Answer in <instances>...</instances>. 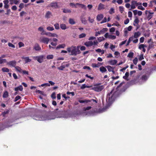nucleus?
<instances>
[{"label":"nucleus","mask_w":156,"mask_h":156,"mask_svg":"<svg viewBox=\"0 0 156 156\" xmlns=\"http://www.w3.org/2000/svg\"><path fill=\"white\" fill-rule=\"evenodd\" d=\"M88 20L91 23H92L94 21L93 19H91L90 17H88Z\"/></svg>","instance_id":"69168bd1"},{"label":"nucleus","mask_w":156,"mask_h":156,"mask_svg":"<svg viewBox=\"0 0 156 156\" xmlns=\"http://www.w3.org/2000/svg\"><path fill=\"white\" fill-rule=\"evenodd\" d=\"M45 34L46 35L48 36L49 37H58V35L55 34H53L50 32H47Z\"/></svg>","instance_id":"9b49d317"},{"label":"nucleus","mask_w":156,"mask_h":156,"mask_svg":"<svg viewBox=\"0 0 156 156\" xmlns=\"http://www.w3.org/2000/svg\"><path fill=\"white\" fill-rule=\"evenodd\" d=\"M116 37L115 35H110L108 36V38L109 39H115L116 38Z\"/></svg>","instance_id":"ea45409f"},{"label":"nucleus","mask_w":156,"mask_h":156,"mask_svg":"<svg viewBox=\"0 0 156 156\" xmlns=\"http://www.w3.org/2000/svg\"><path fill=\"white\" fill-rule=\"evenodd\" d=\"M133 53L132 52H130L128 54L127 56L129 58H132L133 57Z\"/></svg>","instance_id":"37998d69"},{"label":"nucleus","mask_w":156,"mask_h":156,"mask_svg":"<svg viewBox=\"0 0 156 156\" xmlns=\"http://www.w3.org/2000/svg\"><path fill=\"white\" fill-rule=\"evenodd\" d=\"M80 46H77V47L72 46V50L71 51V55H77L81 53V51L79 50Z\"/></svg>","instance_id":"7ed1b4c3"},{"label":"nucleus","mask_w":156,"mask_h":156,"mask_svg":"<svg viewBox=\"0 0 156 156\" xmlns=\"http://www.w3.org/2000/svg\"><path fill=\"white\" fill-rule=\"evenodd\" d=\"M18 45H19V47L21 48L22 47H23L24 46V44L21 42H20L18 43Z\"/></svg>","instance_id":"09e8293b"},{"label":"nucleus","mask_w":156,"mask_h":156,"mask_svg":"<svg viewBox=\"0 0 156 156\" xmlns=\"http://www.w3.org/2000/svg\"><path fill=\"white\" fill-rule=\"evenodd\" d=\"M10 2L12 1H13V3L15 4H17L19 2L16 0H9Z\"/></svg>","instance_id":"13d9d810"},{"label":"nucleus","mask_w":156,"mask_h":156,"mask_svg":"<svg viewBox=\"0 0 156 156\" xmlns=\"http://www.w3.org/2000/svg\"><path fill=\"white\" fill-rule=\"evenodd\" d=\"M129 76V72H126L125 74V75L123 77V78L125 80L127 81H128V80H129V79H128V77Z\"/></svg>","instance_id":"412c9836"},{"label":"nucleus","mask_w":156,"mask_h":156,"mask_svg":"<svg viewBox=\"0 0 156 156\" xmlns=\"http://www.w3.org/2000/svg\"><path fill=\"white\" fill-rule=\"evenodd\" d=\"M91 108V106H88L87 107H84L83 108V110L84 111V112H83L80 114V115L83 116H84L86 115H89V114L88 112H87L86 111V110H88Z\"/></svg>","instance_id":"0eeeda50"},{"label":"nucleus","mask_w":156,"mask_h":156,"mask_svg":"<svg viewBox=\"0 0 156 156\" xmlns=\"http://www.w3.org/2000/svg\"><path fill=\"white\" fill-rule=\"evenodd\" d=\"M66 46V45L65 44H59L56 47V49H59L60 48H64Z\"/></svg>","instance_id":"a211bd4d"},{"label":"nucleus","mask_w":156,"mask_h":156,"mask_svg":"<svg viewBox=\"0 0 156 156\" xmlns=\"http://www.w3.org/2000/svg\"><path fill=\"white\" fill-rule=\"evenodd\" d=\"M141 33L140 32L138 31L137 32L135 33L134 34V36L133 37V38H137L139 37Z\"/></svg>","instance_id":"6ab92c4d"},{"label":"nucleus","mask_w":156,"mask_h":156,"mask_svg":"<svg viewBox=\"0 0 156 156\" xmlns=\"http://www.w3.org/2000/svg\"><path fill=\"white\" fill-rule=\"evenodd\" d=\"M47 29L48 31H52L54 30L53 27H47Z\"/></svg>","instance_id":"a18cd8bd"},{"label":"nucleus","mask_w":156,"mask_h":156,"mask_svg":"<svg viewBox=\"0 0 156 156\" xmlns=\"http://www.w3.org/2000/svg\"><path fill=\"white\" fill-rule=\"evenodd\" d=\"M44 86H47L49 87V86H50V84L49 83H43V84H41L40 86V87L41 86V87H44Z\"/></svg>","instance_id":"a19ab883"},{"label":"nucleus","mask_w":156,"mask_h":156,"mask_svg":"<svg viewBox=\"0 0 156 156\" xmlns=\"http://www.w3.org/2000/svg\"><path fill=\"white\" fill-rule=\"evenodd\" d=\"M22 58L25 59V63H26L28 62H30L31 61V59L29 58V57H24L23 56L21 57Z\"/></svg>","instance_id":"f8f14e48"},{"label":"nucleus","mask_w":156,"mask_h":156,"mask_svg":"<svg viewBox=\"0 0 156 156\" xmlns=\"http://www.w3.org/2000/svg\"><path fill=\"white\" fill-rule=\"evenodd\" d=\"M86 34L85 33H82L79 36V37L80 38H81L85 37Z\"/></svg>","instance_id":"473e14b6"},{"label":"nucleus","mask_w":156,"mask_h":156,"mask_svg":"<svg viewBox=\"0 0 156 156\" xmlns=\"http://www.w3.org/2000/svg\"><path fill=\"white\" fill-rule=\"evenodd\" d=\"M119 10L122 13L124 11V7L122 6H119Z\"/></svg>","instance_id":"774afa93"},{"label":"nucleus","mask_w":156,"mask_h":156,"mask_svg":"<svg viewBox=\"0 0 156 156\" xmlns=\"http://www.w3.org/2000/svg\"><path fill=\"white\" fill-rule=\"evenodd\" d=\"M35 92L36 93H39L40 94H42V95H43V94H44V92L43 91H41L39 90H36Z\"/></svg>","instance_id":"603ef678"},{"label":"nucleus","mask_w":156,"mask_h":156,"mask_svg":"<svg viewBox=\"0 0 156 156\" xmlns=\"http://www.w3.org/2000/svg\"><path fill=\"white\" fill-rule=\"evenodd\" d=\"M79 102L80 103H87L88 102V101L87 100H80L79 101Z\"/></svg>","instance_id":"0e129e2a"},{"label":"nucleus","mask_w":156,"mask_h":156,"mask_svg":"<svg viewBox=\"0 0 156 156\" xmlns=\"http://www.w3.org/2000/svg\"><path fill=\"white\" fill-rule=\"evenodd\" d=\"M32 57L34 60H37L39 63H42L45 59V56L44 55L33 56Z\"/></svg>","instance_id":"20e7f679"},{"label":"nucleus","mask_w":156,"mask_h":156,"mask_svg":"<svg viewBox=\"0 0 156 156\" xmlns=\"http://www.w3.org/2000/svg\"><path fill=\"white\" fill-rule=\"evenodd\" d=\"M15 69H16V70L17 71H18L20 72H21L22 69L20 67H19V66H15Z\"/></svg>","instance_id":"4c0bfd02"},{"label":"nucleus","mask_w":156,"mask_h":156,"mask_svg":"<svg viewBox=\"0 0 156 156\" xmlns=\"http://www.w3.org/2000/svg\"><path fill=\"white\" fill-rule=\"evenodd\" d=\"M110 14H112L115 12L114 9L113 8H111L109 12Z\"/></svg>","instance_id":"3c124183"},{"label":"nucleus","mask_w":156,"mask_h":156,"mask_svg":"<svg viewBox=\"0 0 156 156\" xmlns=\"http://www.w3.org/2000/svg\"><path fill=\"white\" fill-rule=\"evenodd\" d=\"M39 41L40 42L47 44L49 41V39L44 36H41L40 37Z\"/></svg>","instance_id":"423d86ee"},{"label":"nucleus","mask_w":156,"mask_h":156,"mask_svg":"<svg viewBox=\"0 0 156 156\" xmlns=\"http://www.w3.org/2000/svg\"><path fill=\"white\" fill-rule=\"evenodd\" d=\"M9 47H11L12 48H15V46L10 43H9L8 44Z\"/></svg>","instance_id":"5fc2aeb1"},{"label":"nucleus","mask_w":156,"mask_h":156,"mask_svg":"<svg viewBox=\"0 0 156 156\" xmlns=\"http://www.w3.org/2000/svg\"><path fill=\"white\" fill-rule=\"evenodd\" d=\"M16 62L15 60H13L7 62V65L15 67L16 65Z\"/></svg>","instance_id":"9d476101"},{"label":"nucleus","mask_w":156,"mask_h":156,"mask_svg":"<svg viewBox=\"0 0 156 156\" xmlns=\"http://www.w3.org/2000/svg\"><path fill=\"white\" fill-rule=\"evenodd\" d=\"M138 3H137V2L135 1H132L131 2V9L129 10H131L132 9H134L136 8V5H138Z\"/></svg>","instance_id":"6e6552de"},{"label":"nucleus","mask_w":156,"mask_h":156,"mask_svg":"<svg viewBox=\"0 0 156 156\" xmlns=\"http://www.w3.org/2000/svg\"><path fill=\"white\" fill-rule=\"evenodd\" d=\"M134 22V23H136V25H138V23H139V20L138 18L137 17H136Z\"/></svg>","instance_id":"f704fd0d"},{"label":"nucleus","mask_w":156,"mask_h":156,"mask_svg":"<svg viewBox=\"0 0 156 156\" xmlns=\"http://www.w3.org/2000/svg\"><path fill=\"white\" fill-rule=\"evenodd\" d=\"M81 20L82 21V23H83L84 24H86L87 23V21L86 20H85V18H81Z\"/></svg>","instance_id":"c9c22d12"},{"label":"nucleus","mask_w":156,"mask_h":156,"mask_svg":"<svg viewBox=\"0 0 156 156\" xmlns=\"http://www.w3.org/2000/svg\"><path fill=\"white\" fill-rule=\"evenodd\" d=\"M7 62V61L6 59H1L0 58V64H2L4 63Z\"/></svg>","instance_id":"e433bc0d"},{"label":"nucleus","mask_w":156,"mask_h":156,"mask_svg":"<svg viewBox=\"0 0 156 156\" xmlns=\"http://www.w3.org/2000/svg\"><path fill=\"white\" fill-rule=\"evenodd\" d=\"M104 88V85H95L94 87H92V90L97 92H100Z\"/></svg>","instance_id":"39448f33"},{"label":"nucleus","mask_w":156,"mask_h":156,"mask_svg":"<svg viewBox=\"0 0 156 156\" xmlns=\"http://www.w3.org/2000/svg\"><path fill=\"white\" fill-rule=\"evenodd\" d=\"M34 49L36 51H40L41 49V48L39 46V45L37 43L35 44Z\"/></svg>","instance_id":"ddd939ff"},{"label":"nucleus","mask_w":156,"mask_h":156,"mask_svg":"<svg viewBox=\"0 0 156 156\" xmlns=\"http://www.w3.org/2000/svg\"><path fill=\"white\" fill-rule=\"evenodd\" d=\"M51 98L52 99H55L56 98L55 93V92H53L52 93L51 95Z\"/></svg>","instance_id":"8fccbe9b"},{"label":"nucleus","mask_w":156,"mask_h":156,"mask_svg":"<svg viewBox=\"0 0 156 156\" xmlns=\"http://www.w3.org/2000/svg\"><path fill=\"white\" fill-rule=\"evenodd\" d=\"M52 15L50 11H48L46 12L45 16L46 18H50Z\"/></svg>","instance_id":"dca6fc26"},{"label":"nucleus","mask_w":156,"mask_h":156,"mask_svg":"<svg viewBox=\"0 0 156 156\" xmlns=\"http://www.w3.org/2000/svg\"><path fill=\"white\" fill-rule=\"evenodd\" d=\"M55 117L53 115L51 114L47 115H36L34 116L33 119L36 120L44 121L46 120H49L55 119Z\"/></svg>","instance_id":"f03ea898"},{"label":"nucleus","mask_w":156,"mask_h":156,"mask_svg":"<svg viewBox=\"0 0 156 156\" xmlns=\"http://www.w3.org/2000/svg\"><path fill=\"white\" fill-rule=\"evenodd\" d=\"M48 6L51 7L54 9H57L58 8L57 3L56 2H52Z\"/></svg>","instance_id":"1a4fd4ad"},{"label":"nucleus","mask_w":156,"mask_h":156,"mask_svg":"<svg viewBox=\"0 0 156 156\" xmlns=\"http://www.w3.org/2000/svg\"><path fill=\"white\" fill-rule=\"evenodd\" d=\"M26 14V13L23 11H22V12H21L20 13V16L21 17H22L23 16L24 14Z\"/></svg>","instance_id":"680f3d73"},{"label":"nucleus","mask_w":156,"mask_h":156,"mask_svg":"<svg viewBox=\"0 0 156 156\" xmlns=\"http://www.w3.org/2000/svg\"><path fill=\"white\" fill-rule=\"evenodd\" d=\"M93 44L92 41H90L88 42H86L84 43V45L87 47H89L92 46Z\"/></svg>","instance_id":"4468645a"},{"label":"nucleus","mask_w":156,"mask_h":156,"mask_svg":"<svg viewBox=\"0 0 156 156\" xmlns=\"http://www.w3.org/2000/svg\"><path fill=\"white\" fill-rule=\"evenodd\" d=\"M115 29L114 27H112L109 30V31L110 32H113L115 31Z\"/></svg>","instance_id":"338daca9"},{"label":"nucleus","mask_w":156,"mask_h":156,"mask_svg":"<svg viewBox=\"0 0 156 156\" xmlns=\"http://www.w3.org/2000/svg\"><path fill=\"white\" fill-rule=\"evenodd\" d=\"M21 98V97L20 96L18 95L17 96H16V98H15L14 100V101L15 102H16L18 100H19V99H20Z\"/></svg>","instance_id":"49530a36"},{"label":"nucleus","mask_w":156,"mask_h":156,"mask_svg":"<svg viewBox=\"0 0 156 156\" xmlns=\"http://www.w3.org/2000/svg\"><path fill=\"white\" fill-rule=\"evenodd\" d=\"M97 39L99 42H101L105 40V38L103 37H99L97 38Z\"/></svg>","instance_id":"7c9ffc66"},{"label":"nucleus","mask_w":156,"mask_h":156,"mask_svg":"<svg viewBox=\"0 0 156 156\" xmlns=\"http://www.w3.org/2000/svg\"><path fill=\"white\" fill-rule=\"evenodd\" d=\"M38 30L41 32H44L43 28L42 27H40L38 28Z\"/></svg>","instance_id":"052dcab7"},{"label":"nucleus","mask_w":156,"mask_h":156,"mask_svg":"<svg viewBox=\"0 0 156 156\" xmlns=\"http://www.w3.org/2000/svg\"><path fill=\"white\" fill-rule=\"evenodd\" d=\"M110 48L112 51H114V49L115 48V45L112 44L111 45Z\"/></svg>","instance_id":"6e6d98bb"},{"label":"nucleus","mask_w":156,"mask_h":156,"mask_svg":"<svg viewBox=\"0 0 156 156\" xmlns=\"http://www.w3.org/2000/svg\"><path fill=\"white\" fill-rule=\"evenodd\" d=\"M104 5L102 4V3H100L98 5V10H100L102 9H104Z\"/></svg>","instance_id":"393cba45"},{"label":"nucleus","mask_w":156,"mask_h":156,"mask_svg":"<svg viewBox=\"0 0 156 156\" xmlns=\"http://www.w3.org/2000/svg\"><path fill=\"white\" fill-rule=\"evenodd\" d=\"M54 26L55 27V28L56 30H58L59 29V24L58 23H56L54 25Z\"/></svg>","instance_id":"72a5a7b5"},{"label":"nucleus","mask_w":156,"mask_h":156,"mask_svg":"<svg viewBox=\"0 0 156 156\" xmlns=\"http://www.w3.org/2000/svg\"><path fill=\"white\" fill-rule=\"evenodd\" d=\"M148 77L146 75H144L142 76L141 79L142 80L145 81L147 79Z\"/></svg>","instance_id":"bb28decb"},{"label":"nucleus","mask_w":156,"mask_h":156,"mask_svg":"<svg viewBox=\"0 0 156 156\" xmlns=\"http://www.w3.org/2000/svg\"><path fill=\"white\" fill-rule=\"evenodd\" d=\"M108 30L107 28H103L100 31L101 34H104L105 32H106Z\"/></svg>","instance_id":"a878e982"},{"label":"nucleus","mask_w":156,"mask_h":156,"mask_svg":"<svg viewBox=\"0 0 156 156\" xmlns=\"http://www.w3.org/2000/svg\"><path fill=\"white\" fill-rule=\"evenodd\" d=\"M73 48H72V46L71 47L68 48L67 50L69 52H71Z\"/></svg>","instance_id":"4d7b16f0"},{"label":"nucleus","mask_w":156,"mask_h":156,"mask_svg":"<svg viewBox=\"0 0 156 156\" xmlns=\"http://www.w3.org/2000/svg\"><path fill=\"white\" fill-rule=\"evenodd\" d=\"M138 62V59L136 57L134 58V59L133 60V63L135 65H136L137 63Z\"/></svg>","instance_id":"c03bdc74"},{"label":"nucleus","mask_w":156,"mask_h":156,"mask_svg":"<svg viewBox=\"0 0 156 156\" xmlns=\"http://www.w3.org/2000/svg\"><path fill=\"white\" fill-rule=\"evenodd\" d=\"M9 110H7L6 111H4L2 113V115H3V116H4L6 114H8L9 113Z\"/></svg>","instance_id":"de8ad7c7"},{"label":"nucleus","mask_w":156,"mask_h":156,"mask_svg":"<svg viewBox=\"0 0 156 156\" xmlns=\"http://www.w3.org/2000/svg\"><path fill=\"white\" fill-rule=\"evenodd\" d=\"M69 22L70 24L72 25L74 24L75 23V22L74 21V20L71 18L69 19Z\"/></svg>","instance_id":"c85d7f7f"},{"label":"nucleus","mask_w":156,"mask_h":156,"mask_svg":"<svg viewBox=\"0 0 156 156\" xmlns=\"http://www.w3.org/2000/svg\"><path fill=\"white\" fill-rule=\"evenodd\" d=\"M100 70L102 73H103L107 71L106 69L104 66H101L100 68Z\"/></svg>","instance_id":"b1692460"},{"label":"nucleus","mask_w":156,"mask_h":156,"mask_svg":"<svg viewBox=\"0 0 156 156\" xmlns=\"http://www.w3.org/2000/svg\"><path fill=\"white\" fill-rule=\"evenodd\" d=\"M60 27L63 30H65L67 29V27L66 25L64 23L60 24Z\"/></svg>","instance_id":"5701e85b"},{"label":"nucleus","mask_w":156,"mask_h":156,"mask_svg":"<svg viewBox=\"0 0 156 156\" xmlns=\"http://www.w3.org/2000/svg\"><path fill=\"white\" fill-rule=\"evenodd\" d=\"M117 62V61L116 60H111L108 62L109 64L112 65H115Z\"/></svg>","instance_id":"f3484780"},{"label":"nucleus","mask_w":156,"mask_h":156,"mask_svg":"<svg viewBox=\"0 0 156 156\" xmlns=\"http://www.w3.org/2000/svg\"><path fill=\"white\" fill-rule=\"evenodd\" d=\"M107 18L106 17H105L103 20L101 22V23L102 24L105 23L107 21Z\"/></svg>","instance_id":"bf43d9fd"},{"label":"nucleus","mask_w":156,"mask_h":156,"mask_svg":"<svg viewBox=\"0 0 156 156\" xmlns=\"http://www.w3.org/2000/svg\"><path fill=\"white\" fill-rule=\"evenodd\" d=\"M65 66L64 65H62L60 67L58 68V69L59 70H63L64 68H65Z\"/></svg>","instance_id":"79ce46f5"},{"label":"nucleus","mask_w":156,"mask_h":156,"mask_svg":"<svg viewBox=\"0 0 156 156\" xmlns=\"http://www.w3.org/2000/svg\"><path fill=\"white\" fill-rule=\"evenodd\" d=\"M53 58V55H48L47 58L48 59H52Z\"/></svg>","instance_id":"58836bf2"},{"label":"nucleus","mask_w":156,"mask_h":156,"mask_svg":"<svg viewBox=\"0 0 156 156\" xmlns=\"http://www.w3.org/2000/svg\"><path fill=\"white\" fill-rule=\"evenodd\" d=\"M125 82H122L116 88V91H115L114 89L112 90L110 93L107 94L106 101L107 103H108V104L105 108H103L102 109V112L106 111V109L108 108V106L112 104L115 100V98L118 96L119 91H118L119 90V88Z\"/></svg>","instance_id":"f257e3e1"},{"label":"nucleus","mask_w":156,"mask_h":156,"mask_svg":"<svg viewBox=\"0 0 156 156\" xmlns=\"http://www.w3.org/2000/svg\"><path fill=\"white\" fill-rule=\"evenodd\" d=\"M23 89V87L22 85H20L19 86L15 87L14 89V90L15 91H17L18 90L22 91Z\"/></svg>","instance_id":"aec40b11"},{"label":"nucleus","mask_w":156,"mask_h":156,"mask_svg":"<svg viewBox=\"0 0 156 156\" xmlns=\"http://www.w3.org/2000/svg\"><path fill=\"white\" fill-rule=\"evenodd\" d=\"M129 67V66L127 65L126 67L123 68L120 70V71L121 72H123L124 70H126L127 68Z\"/></svg>","instance_id":"e2e57ef3"},{"label":"nucleus","mask_w":156,"mask_h":156,"mask_svg":"<svg viewBox=\"0 0 156 156\" xmlns=\"http://www.w3.org/2000/svg\"><path fill=\"white\" fill-rule=\"evenodd\" d=\"M104 17L103 15L102 14L98 15L96 17L97 20L98 21H100Z\"/></svg>","instance_id":"2eb2a0df"},{"label":"nucleus","mask_w":156,"mask_h":156,"mask_svg":"<svg viewBox=\"0 0 156 156\" xmlns=\"http://www.w3.org/2000/svg\"><path fill=\"white\" fill-rule=\"evenodd\" d=\"M137 8L139 9H140L142 10H144L145 9V8L143 7L141 5H140Z\"/></svg>","instance_id":"864d4df0"},{"label":"nucleus","mask_w":156,"mask_h":156,"mask_svg":"<svg viewBox=\"0 0 156 156\" xmlns=\"http://www.w3.org/2000/svg\"><path fill=\"white\" fill-rule=\"evenodd\" d=\"M63 12L65 13H70L71 12V11L69 9H63Z\"/></svg>","instance_id":"2f4dec72"},{"label":"nucleus","mask_w":156,"mask_h":156,"mask_svg":"<svg viewBox=\"0 0 156 156\" xmlns=\"http://www.w3.org/2000/svg\"><path fill=\"white\" fill-rule=\"evenodd\" d=\"M106 67L107 68L109 72L112 71L114 69V68L113 67L111 66H108Z\"/></svg>","instance_id":"c756f323"},{"label":"nucleus","mask_w":156,"mask_h":156,"mask_svg":"<svg viewBox=\"0 0 156 156\" xmlns=\"http://www.w3.org/2000/svg\"><path fill=\"white\" fill-rule=\"evenodd\" d=\"M2 71L4 72L8 73L9 70V69L6 67H4L2 68Z\"/></svg>","instance_id":"cd10ccee"},{"label":"nucleus","mask_w":156,"mask_h":156,"mask_svg":"<svg viewBox=\"0 0 156 156\" xmlns=\"http://www.w3.org/2000/svg\"><path fill=\"white\" fill-rule=\"evenodd\" d=\"M9 96V93L7 91H5L4 92L2 97L4 98H7Z\"/></svg>","instance_id":"4be33fe9"}]
</instances>
